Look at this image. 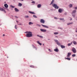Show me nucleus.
<instances>
[{"mask_svg":"<svg viewBox=\"0 0 77 77\" xmlns=\"http://www.w3.org/2000/svg\"><path fill=\"white\" fill-rule=\"evenodd\" d=\"M37 43H38V44H39V45H42V43H40V42H39V41H37Z\"/></svg>","mask_w":77,"mask_h":77,"instance_id":"nucleus-17","label":"nucleus"},{"mask_svg":"<svg viewBox=\"0 0 77 77\" xmlns=\"http://www.w3.org/2000/svg\"><path fill=\"white\" fill-rule=\"evenodd\" d=\"M11 17H14V16H13V15H11Z\"/></svg>","mask_w":77,"mask_h":77,"instance_id":"nucleus-61","label":"nucleus"},{"mask_svg":"<svg viewBox=\"0 0 77 77\" xmlns=\"http://www.w3.org/2000/svg\"><path fill=\"white\" fill-rule=\"evenodd\" d=\"M72 57H75V54H73L72 55Z\"/></svg>","mask_w":77,"mask_h":77,"instance_id":"nucleus-38","label":"nucleus"},{"mask_svg":"<svg viewBox=\"0 0 77 77\" xmlns=\"http://www.w3.org/2000/svg\"><path fill=\"white\" fill-rule=\"evenodd\" d=\"M71 44L70 43H69L68 44V46L69 47L70 46V45H71Z\"/></svg>","mask_w":77,"mask_h":77,"instance_id":"nucleus-39","label":"nucleus"},{"mask_svg":"<svg viewBox=\"0 0 77 77\" xmlns=\"http://www.w3.org/2000/svg\"><path fill=\"white\" fill-rule=\"evenodd\" d=\"M55 37H57V38H58V37L57 36H55Z\"/></svg>","mask_w":77,"mask_h":77,"instance_id":"nucleus-54","label":"nucleus"},{"mask_svg":"<svg viewBox=\"0 0 77 77\" xmlns=\"http://www.w3.org/2000/svg\"><path fill=\"white\" fill-rule=\"evenodd\" d=\"M54 2V0H52V1L51 2L52 3H53Z\"/></svg>","mask_w":77,"mask_h":77,"instance_id":"nucleus-40","label":"nucleus"},{"mask_svg":"<svg viewBox=\"0 0 77 77\" xmlns=\"http://www.w3.org/2000/svg\"><path fill=\"white\" fill-rule=\"evenodd\" d=\"M43 45H44V44H43Z\"/></svg>","mask_w":77,"mask_h":77,"instance_id":"nucleus-62","label":"nucleus"},{"mask_svg":"<svg viewBox=\"0 0 77 77\" xmlns=\"http://www.w3.org/2000/svg\"><path fill=\"white\" fill-rule=\"evenodd\" d=\"M18 1H20L21 2H23L24 0H18Z\"/></svg>","mask_w":77,"mask_h":77,"instance_id":"nucleus-46","label":"nucleus"},{"mask_svg":"<svg viewBox=\"0 0 77 77\" xmlns=\"http://www.w3.org/2000/svg\"><path fill=\"white\" fill-rule=\"evenodd\" d=\"M65 59H67V60H71V58H65Z\"/></svg>","mask_w":77,"mask_h":77,"instance_id":"nucleus-26","label":"nucleus"},{"mask_svg":"<svg viewBox=\"0 0 77 77\" xmlns=\"http://www.w3.org/2000/svg\"><path fill=\"white\" fill-rule=\"evenodd\" d=\"M64 14H65V15H66L67 14V13L65 12V13H64Z\"/></svg>","mask_w":77,"mask_h":77,"instance_id":"nucleus-47","label":"nucleus"},{"mask_svg":"<svg viewBox=\"0 0 77 77\" xmlns=\"http://www.w3.org/2000/svg\"><path fill=\"white\" fill-rule=\"evenodd\" d=\"M4 7H3V8H4V9H7V8H8V5L7 4H4Z\"/></svg>","mask_w":77,"mask_h":77,"instance_id":"nucleus-4","label":"nucleus"},{"mask_svg":"<svg viewBox=\"0 0 77 77\" xmlns=\"http://www.w3.org/2000/svg\"><path fill=\"white\" fill-rule=\"evenodd\" d=\"M0 11H1L4 12L5 13H6V11L5 10V9H3V8L0 7Z\"/></svg>","mask_w":77,"mask_h":77,"instance_id":"nucleus-5","label":"nucleus"},{"mask_svg":"<svg viewBox=\"0 0 77 77\" xmlns=\"http://www.w3.org/2000/svg\"><path fill=\"white\" fill-rule=\"evenodd\" d=\"M72 51L74 53H76V49L74 48H72Z\"/></svg>","mask_w":77,"mask_h":77,"instance_id":"nucleus-6","label":"nucleus"},{"mask_svg":"<svg viewBox=\"0 0 77 77\" xmlns=\"http://www.w3.org/2000/svg\"><path fill=\"white\" fill-rule=\"evenodd\" d=\"M29 13H30V14H36V13H35L33 11H29Z\"/></svg>","mask_w":77,"mask_h":77,"instance_id":"nucleus-10","label":"nucleus"},{"mask_svg":"<svg viewBox=\"0 0 77 77\" xmlns=\"http://www.w3.org/2000/svg\"><path fill=\"white\" fill-rule=\"evenodd\" d=\"M60 20H62V21H63V22H65L64 18H60Z\"/></svg>","mask_w":77,"mask_h":77,"instance_id":"nucleus-23","label":"nucleus"},{"mask_svg":"<svg viewBox=\"0 0 77 77\" xmlns=\"http://www.w3.org/2000/svg\"><path fill=\"white\" fill-rule=\"evenodd\" d=\"M42 26L43 27H45V28H49V27H48V26H47L45 25H44L42 24Z\"/></svg>","mask_w":77,"mask_h":77,"instance_id":"nucleus-11","label":"nucleus"},{"mask_svg":"<svg viewBox=\"0 0 77 77\" xmlns=\"http://www.w3.org/2000/svg\"><path fill=\"white\" fill-rule=\"evenodd\" d=\"M71 55V53H67V57H70V56Z\"/></svg>","mask_w":77,"mask_h":77,"instance_id":"nucleus-15","label":"nucleus"},{"mask_svg":"<svg viewBox=\"0 0 77 77\" xmlns=\"http://www.w3.org/2000/svg\"><path fill=\"white\" fill-rule=\"evenodd\" d=\"M10 6L12 8H15V6H13L12 5H11Z\"/></svg>","mask_w":77,"mask_h":77,"instance_id":"nucleus-27","label":"nucleus"},{"mask_svg":"<svg viewBox=\"0 0 77 77\" xmlns=\"http://www.w3.org/2000/svg\"><path fill=\"white\" fill-rule=\"evenodd\" d=\"M51 11H53V10L52 9H51Z\"/></svg>","mask_w":77,"mask_h":77,"instance_id":"nucleus-60","label":"nucleus"},{"mask_svg":"<svg viewBox=\"0 0 77 77\" xmlns=\"http://www.w3.org/2000/svg\"><path fill=\"white\" fill-rule=\"evenodd\" d=\"M33 36V34H32V32L29 31L28 34L26 35V36L27 38H30V37H32Z\"/></svg>","mask_w":77,"mask_h":77,"instance_id":"nucleus-1","label":"nucleus"},{"mask_svg":"<svg viewBox=\"0 0 77 77\" xmlns=\"http://www.w3.org/2000/svg\"><path fill=\"white\" fill-rule=\"evenodd\" d=\"M72 20V18H71L70 19V20Z\"/></svg>","mask_w":77,"mask_h":77,"instance_id":"nucleus-51","label":"nucleus"},{"mask_svg":"<svg viewBox=\"0 0 77 77\" xmlns=\"http://www.w3.org/2000/svg\"><path fill=\"white\" fill-rule=\"evenodd\" d=\"M30 67H31V68H34V66L32 65H31V66H30Z\"/></svg>","mask_w":77,"mask_h":77,"instance_id":"nucleus-37","label":"nucleus"},{"mask_svg":"<svg viewBox=\"0 0 77 77\" xmlns=\"http://www.w3.org/2000/svg\"><path fill=\"white\" fill-rule=\"evenodd\" d=\"M33 17H34V18H37L38 17H37V16H35V15H33Z\"/></svg>","mask_w":77,"mask_h":77,"instance_id":"nucleus-29","label":"nucleus"},{"mask_svg":"<svg viewBox=\"0 0 77 77\" xmlns=\"http://www.w3.org/2000/svg\"><path fill=\"white\" fill-rule=\"evenodd\" d=\"M69 7L70 8H71L72 7V5L71 4H70L69 5Z\"/></svg>","mask_w":77,"mask_h":77,"instance_id":"nucleus-21","label":"nucleus"},{"mask_svg":"<svg viewBox=\"0 0 77 77\" xmlns=\"http://www.w3.org/2000/svg\"><path fill=\"white\" fill-rule=\"evenodd\" d=\"M75 10H77V7H75Z\"/></svg>","mask_w":77,"mask_h":77,"instance_id":"nucleus-49","label":"nucleus"},{"mask_svg":"<svg viewBox=\"0 0 77 77\" xmlns=\"http://www.w3.org/2000/svg\"><path fill=\"white\" fill-rule=\"evenodd\" d=\"M13 1H14V2H15V0H13Z\"/></svg>","mask_w":77,"mask_h":77,"instance_id":"nucleus-63","label":"nucleus"},{"mask_svg":"<svg viewBox=\"0 0 77 77\" xmlns=\"http://www.w3.org/2000/svg\"><path fill=\"white\" fill-rule=\"evenodd\" d=\"M52 6L53 7H54L55 9H58V6L56 4L53 3L52 5Z\"/></svg>","mask_w":77,"mask_h":77,"instance_id":"nucleus-2","label":"nucleus"},{"mask_svg":"<svg viewBox=\"0 0 77 77\" xmlns=\"http://www.w3.org/2000/svg\"><path fill=\"white\" fill-rule=\"evenodd\" d=\"M48 40H50V39H48Z\"/></svg>","mask_w":77,"mask_h":77,"instance_id":"nucleus-64","label":"nucleus"},{"mask_svg":"<svg viewBox=\"0 0 77 77\" xmlns=\"http://www.w3.org/2000/svg\"><path fill=\"white\" fill-rule=\"evenodd\" d=\"M63 11V9L60 8L58 10V12L59 13H62Z\"/></svg>","mask_w":77,"mask_h":77,"instance_id":"nucleus-9","label":"nucleus"},{"mask_svg":"<svg viewBox=\"0 0 77 77\" xmlns=\"http://www.w3.org/2000/svg\"><path fill=\"white\" fill-rule=\"evenodd\" d=\"M54 19H58V18H57L56 17H54Z\"/></svg>","mask_w":77,"mask_h":77,"instance_id":"nucleus-45","label":"nucleus"},{"mask_svg":"<svg viewBox=\"0 0 77 77\" xmlns=\"http://www.w3.org/2000/svg\"><path fill=\"white\" fill-rule=\"evenodd\" d=\"M41 6L42 5L41 4H39L37 5V8H40L41 7Z\"/></svg>","mask_w":77,"mask_h":77,"instance_id":"nucleus-13","label":"nucleus"},{"mask_svg":"<svg viewBox=\"0 0 77 77\" xmlns=\"http://www.w3.org/2000/svg\"><path fill=\"white\" fill-rule=\"evenodd\" d=\"M18 25H19V26H21V25H22V24H21V23L18 24Z\"/></svg>","mask_w":77,"mask_h":77,"instance_id":"nucleus-48","label":"nucleus"},{"mask_svg":"<svg viewBox=\"0 0 77 77\" xmlns=\"http://www.w3.org/2000/svg\"><path fill=\"white\" fill-rule=\"evenodd\" d=\"M31 3H34V4H35V2L34 1H32L31 2Z\"/></svg>","mask_w":77,"mask_h":77,"instance_id":"nucleus-34","label":"nucleus"},{"mask_svg":"<svg viewBox=\"0 0 77 77\" xmlns=\"http://www.w3.org/2000/svg\"><path fill=\"white\" fill-rule=\"evenodd\" d=\"M29 32V31H26V32H24V33H27V34H28Z\"/></svg>","mask_w":77,"mask_h":77,"instance_id":"nucleus-32","label":"nucleus"},{"mask_svg":"<svg viewBox=\"0 0 77 77\" xmlns=\"http://www.w3.org/2000/svg\"><path fill=\"white\" fill-rule=\"evenodd\" d=\"M53 3L51 2V3L50 4V5H53Z\"/></svg>","mask_w":77,"mask_h":77,"instance_id":"nucleus-50","label":"nucleus"},{"mask_svg":"<svg viewBox=\"0 0 77 77\" xmlns=\"http://www.w3.org/2000/svg\"><path fill=\"white\" fill-rule=\"evenodd\" d=\"M54 41H55V42H57V45H58V40H57L54 39Z\"/></svg>","mask_w":77,"mask_h":77,"instance_id":"nucleus-24","label":"nucleus"},{"mask_svg":"<svg viewBox=\"0 0 77 77\" xmlns=\"http://www.w3.org/2000/svg\"><path fill=\"white\" fill-rule=\"evenodd\" d=\"M5 9H6V11H9V10L8 8H5Z\"/></svg>","mask_w":77,"mask_h":77,"instance_id":"nucleus-41","label":"nucleus"},{"mask_svg":"<svg viewBox=\"0 0 77 77\" xmlns=\"http://www.w3.org/2000/svg\"><path fill=\"white\" fill-rule=\"evenodd\" d=\"M73 24V23L72 22H71L70 23H69L67 24V25H68V26H69V25H71V24Z\"/></svg>","mask_w":77,"mask_h":77,"instance_id":"nucleus-25","label":"nucleus"},{"mask_svg":"<svg viewBox=\"0 0 77 77\" xmlns=\"http://www.w3.org/2000/svg\"><path fill=\"white\" fill-rule=\"evenodd\" d=\"M29 17V16H25V18H28Z\"/></svg>","mask_w":77,"mask_h":77,"instance_id":"nucleus-30","label":"nucleus"},{"mask_svg":"<svg viewBox=\"0 0 77 77\" xmlns=\"http://www.w3.org/2000/svg\"><path fill=\"white\" fill-rule=\"evenodd\" d=\"M37 36H38V37H39L41 38H43V37L42 35H37Z\"/></svg>","mask_w":77,"mask_h":77,"instance_id":"nucleus-19","label":"nucleus"},{"mask_svg":"<svg viewBox=\"0 0 77 77\" xmlns=\"http://www.w3.org/2000/svg\"><path fill=\"white\" fill-rule=\"evenodd\" d=\"M61 45L60 44V43H58V45Z\"/></svg>","mask_w":77,"mask_h":77,"instance_id":"nucleus-44","label":"nucleus"},{"mask_svg":"<svg viewBox=\"0 0 77 77\" xmlns=\"http://www.w3.org/2000/svg\"><path fill=\"white\" fill-rule=\"evenodd\" d=\"M40 31L42 32H47V30L46 29H40Z\"/></svg>","mask_w":77,"mask_h":77,"instance_id":"nucleus-8","label":"nucleus"},{"mask_svg":"<svg viewBox=\"0 0 77 77\" xmlns=\"http://www.w3.org/2000/svg\"><path fill=\"white\" fill-rule=\"evenodd\" d=\"M54 35H57L58 34V32H54Z\"/></svg>","mask_w":77,"mask_h":77,"instance_id":"nucleus-31","label":"nucleus"},{"mask_svg":"<svg viewBox=\"0 0 77 77\" xmlns=\"http://www.w3.org/2000/svg\"><path fill=\"white\" fill-rule=\"evenodd\" d=\"M32 45L33 47V48H35L36 50H37V48H36V47H35V46L33 45Z\"/></svg>","mask_w":77,"mask_h":77,"instance_id":"nucleus-20","label":"nucleus"},{"mask_svg":"<svg viewBox=\"0 0 77 77\" xmlns=\"http://www.w3.org/2000/svg\"><path fill=\"white\" fill-rule=\"evenodd\" d=\"M14 11H15V12H19L20 11V10L18 9L17 8H14Z\"/></svg>","mask_w":77,"mask_h":77,"instance_id":"nucleus-12","label":"nucleus"},{"mask_svg":"<svg viewBox=\"0 0 77 77\" xmlns=\"http://www.w3.org/2000/svg\"><path fill=\"white\" fill-rule=\"evenodd\" d=\"M5 36V34H3V36Z\"/></svg>","mask_w":77,"mask_h":77,"instance_id":"nucleus-52","label":"nucleus"},{"mask_svg":"<svg viewBox=\"0 0 77 77\" xmlns=\"http://www.w3.org/2000/svg\"><path fill=\"white\" fill-rule=\"evenodd\" d=\"M33 23L32 22H30L29 23V25H31V24H33Z\"/></svg>","mask_w":77,"mask_h":77,"instance_id":"nucleus-22","label":"nucleus"},{"mask_svg":"<svg viewBox=\"0 0 77 77\" xmlns=\"http://www.w3.org/2000/svg\"><path fill=\"white\" fill-rule=\"evenodd\" d=\"M76 20H77V17H76Z\"/></svg>","mask_w":77,"mask_h":77,"instance_id":"nucleus-56","label":"nucleus"},{"mask_svg":"<svg viewBox=\"0 0 77 77\" xmlns=\"http://www.w3.org/2000/svg\"><path fill=\"white\" fill-rule=\"evenodd\" d=\"M48 50L49 51V52H52V51L50 49H48Z\"/></svg>","mask_w":77,"mask_h":77,"instance_id":"nucleus-33","label":"nucleus"},{"mask_svg":"<svg viewBox=\"0 0 77 77\" xmlns=\"http://www.w3.org/2000/svg\"><path fill=\"white\" fill-rule=\"evenodd\" d=\"M14 17H15L16 18H17V19L18 18V17L17 16H15Z\"/></svg>","mask_w":77,"mask_h":77,"instance_id":"nucleus-43","label":"nucleus"},{"mask_svg":"<svg viewBox=\"0 0 77 77\" xmlns=\"http://www.w3.org/2000/svg\"><path fill=\"white\" fill-rule=\"evenodd\" d=\"M40 21L41 23H42L43 24H44V23H45V20H44V19H41L40 20Z\"/></svg>","mask_w":77,"mask_h":77,"instance_id":"nucleus-7","label":"nucleus"},{"mask_svg":"<svg viewBox=\"0 0 77 77\" xmlns=\"http://www.w3.org/2000/svg\"><path fill=\"white\" fill-rule=\"evenodd\" d=\"M60 47L61 48H65V46L63 45H61Z\"/></svg>","mask_w":77,"mask_h":77,"instance_id":"nucleus-18","label":"nucleus"},{"mask_svg":"<svg viewBox=\"0 0 77 77\" xmlns=\"http://www.w3.org/2000/svg\"><path fill=\"white\" fill-rule=\"evenodd\" d=\"M76 13V10H74L72 11V17H75V13Z\"/></svg>","mask_w":77,"mask_h":77,"instance_id":"nucleus-3","label":"nucleus"},{"mask_svg":"<svg viewBox=\"0 0 77 77\" xmlns=\"http://www.w3.org/2000/svg\"><path fill=\"white\" fill-rule=\"evenodd\" d=\"M15 29H17V25H16L15 26Z\"/></svg>","mask_w":77,"mask_h":77,"instance_id":"nucleus-35","label":"nucleus"},{"mask_svg":"<svg viewBox=\"0 0 77 77\" xmlns=\"http://www.w3.org/2000/svg\"><path fill=\"white\" fill-rule=\"evenodd\" d=\"M6 3V2H4V3H5V4H5Z\"/></svg>","mask_w":77,"mask_h":77,"instance_id":"nucleus-58","label":"nucleus"},{"mask_svg":"<svg viewBox=\"0 0 77 77\" xmlns=\"http://www.w3.org/2000/svg\"><path fill=\"white\" fill-rule=\"evenodd\" d=\"M72 42H71V43H70V44H71H71H72Z\"/></svg>","mask_w":77,"mask_h":77,"instance_id":"nucleus-57","label":"nucleus"},{"mask_svg":"<svg viewBox=\"0 0 77 77\" xmlns=\"http://www.w3.org/2000/svg\"><path fill=\"white\" fill-rule=\"evenodd\" d=\"M16 22L17 23H18V20H16Z\"/></svg>","mask_w":77,"mask_h":77,"instance_id":"nucleus-53","label":"nucleus"},{"mask_svg":"<svg viewBox=\"0 0 77 77\" xmlns=\"http://www.w3.org/2000/svg\"><path fill=\"white\" fill-rule=\"evenodd\" d=\"M37 26H39V27H41V25L38 24H37Z\"/></svg>","mask_w":77,"mask_h":77,"instance_id":"nucleus-36","label":"nucleus"},{"mask_svg":"<svg viewBox=\"0 0 77 77\" xmlns=\"http://www.w3.org/2000/svg\"><path fill=\"white\" fill-rule=\"evenodd\" d=\"M55 56H56V57H57V56L55 55Z\"/></svg>","mask_w":77,"mask_h":77,"instance_id":"nucleus-59","label":"nucleus"},{"mask_svg":"<svg viewBox=\"0 0 77 77\" xmlns=\"http://www.w3.org/2000/svg\"><path fill=\"white\" fill-rule=\"evenodd\" d=\"M75 32H76V33H77V30L75 31Z\"/></svg>","mask_w":77,"mask_h":77,"instance_id":"nucleus-55","label":"nucleus"},{"mask_svg":"<svg viewBox=\"0 0 77 77\" xmlns=\"http://www.w3.org/2000/svg\"><path fill=\"white\" fill-rule=\"evenodd\" d=\"M54 51H55L56 52H58V48H57V47L56 48L54 49Z\"/></svg>","mask_w":77,"mask_h":77,"instance_id":"nucleus-14","label":"nucleus"},{"mask_svg":"<svg viewBox=\"0 0 77 77\" xmlns=\"http://www.w3.org/2000/svg\"><path fill=\"white\" fill-rule=\"evenodd\" d=\"M23 5V4H21V3L19 2L18 3V6H20V7H21V6H22V5Z\"/></svg>","mask_w":77,"mask_h":77,"instance_id":"nucleus-16","label":"nucleus"},{"mask_svg":"<svg viewBox=\"0 0 77 77\" xmlns=\"http://www.w3.org/2000/svg\"><path fill=\"white\" fill-rule=\"evenodd\" d=\"M73 43L74 45H76V44H77V43H76V42L75 41H73Z\"/></svg>","mask_w":77,"mask_h":77,"instance_id":"nucleus-28","label":"nucleus"},{"mask_svg":"<svg viewBox=\"0 0 77 77\" xmlns=\"http://www.w3.org/2000/svg\"><path fill=\"white\" fill-rule=\"evenodd\" d=\"M58 29H60V30H62V29H62V28H60V27H59Z\"/></svg>","mask_w":77,"mask_h":77,"instance_id":"nucleus-42","label":"nucleus"}]
</instances>
